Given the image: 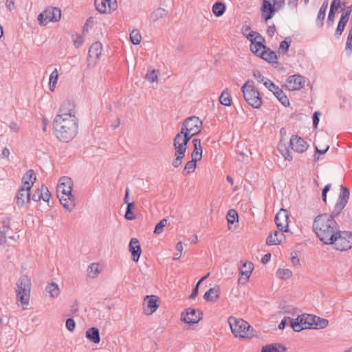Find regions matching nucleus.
Returning a JSON list of instances; mask_svg holds the SVG:
<instances>
[{"label":"nucleus","instance_id":"864d4df0","mask_svg":"<svg viewBox=\"0 0 352 352\" xmlns=\"http://www.w3.org/2000/svg\"><path fill=\"white\" fill-rule=\"evenodd\" d=\"M65 327L69 331L73 332L76 328L75 320L72 318H67L65 322Z\"/></svg>","mask_w":352,"mask_h":352},{"label":"nucleus","instance_id":"f03ea898","mask_svg":"<svg viewBox=\"0 0 352 352\" xmlns=\"http://www.w3.org/2000/svg\"><path fill=\"white\" fill-rule=\"evenodd\" d=\"M53 127L56 138L61 142H69L77 134L78 119L76 116H56L53 121Z\"/></svg>","mask_w":352,"mask_h":352},{"label":"nucleus","instance_id":"6ab92c4d","mask_svg":"<svg viewBox=\"0 0 352 352\" xmlns=\"http://www.w3.org/2000/svg\"><path fill=\"white\" fill-rule=\"evenodd\" d=\"M287 85L285 86L289 90H299L302 89L305 85V78L300 74H294L289 76L286 80Z\"/></svg>","mask_w":352,"mask_h":352},{"label":"nucleus","instance_id":"ea45409f","mask_svg":"<svg viewBox=\"0 0 352 352\" xmlns=\"http://www.w3.org/2000/svg\"><path fill=\"white\" fill-rule=\"evenodd\" d=\"M58 78V72L56 69H55L50 74V80H49V86L50 89L52 91H54L56 85L57 83Z\"/></svg>","mask_w":352,"mask_h":352},{"label":"nucleus","instance_id":"603ef678","mask_svg":"<svg viewBox=\"0 0 352 352\" xmlns=\"http://www.w3.org/2000/svg\"><path fill=\"white\" fill-rule=\"evenodd\" d=\"M263 85L268 89L270 90V91H272V93L278 89V88L279 87L278 86L276 85L270 79H266V80H265V82L263 83Z\"/></svg>","mask_w":352,"mask_h":352},{"label":"nucleus","instance_id":"9b49d317","mask_svg":"<svg viewBox=\"0 0 352 352\" xmlns=\"http://www.w3.org/2000/svg\"><path fill=\"white\" fill-rule=\"evenodd\" d=\"M203 311L194 308L186 309L181 315V320L189 325L197 324L203 318Z\"/></svg>","mask_w":352,"mask_h":352},{"label":"nucleus","instance_id":"4468645a","mask_svg":"<svg viewBox=\"0 0 352 352\" xmlns=\"http://www.w3.org/2000/svg\"><path fill=\"white\" fill-rule=\"evenodd\" d=\"M280 10L276 4L271 0H263L261 7V19L267 22L274 17L275 14Z\"/></svg>","mask_w":352,"mask_h":352},{"label":"nucleus","instance_id":"09e8293b","mask_svg":"<svg viewBox=\"0 0 352 352\" xmlns=\"http://www.w3.org/2000/svg\"><path fill=\"white\" fill-rule=\"evenodd\" d=\"M185 155L183 154H178L177 153H175V158L173 159L172 162V165L175 168H178L182 164L183 159L184 158Z\"/></svg>","mask_w":352,"mask_h":352},{"label":"nucleus","instance_id":"c756f323","mask_svg":"<svg viewBox=\"0 0 352 352\" xmlns=\"http://www.w3.org/2000/svg\"><path fill=\"white\" fill-rule=\"evenodd\" d=\"M219 298V287H211L204 295V300L211 302H217Z\"/></svg>","mask_w":352,"mask_h":352},{"label":"nucleus","instance_id":"5701e85b","mask_svg":"<svg viewBox=\"0 0 352 352\" xmlns=\"http://www.w3.org/2000/svg\"><path fill=\"white\" fill-rule=\"evenodd\" d=\"M129 250L131 253L133 261L138 262L142 253V249L140 242L136 238H132L130 240Z\"/></svg>","mask_w":352,"mask_h":352},{"label":"nucleus","instance_id":"ddd939ff","mask_svg":"<svg viewBox=\"0 0 352 352\" xmlns=\"http://www.w3.org/2000/svg\"><path fill=\"white\" fill-rule=\"evenodd\" d=\"M248 39L251 43L250 49L253 54L258 53V51L266 47L265 38L257 32H250Z\"/></svg>","mask_w":352,"mask_h":352},{"label":"nucleus","instance_id":"6e6d98bb","mask_svg":"<svg viewBox=\"0 0 352 352\" xmlns=\"http://www.w3.org/2000/svg\"><path fill=\"white\" fill-rule=\"evenodd\" d=\"M341 8L340 0H332L330 6V11L336 12Z\"/></svg>","mask_w":352,"mask_h":352},{"label":"nucleus","instance_id":"e2e57ef3","mask_svg":"<svg viewBox=\"0 0 352 352\" xmlns=\"http://www.w3.org/2000/svg\"><path fill=\"white\" fill-rule=\"evenodd\" d=\"M253 76L258 81L263 82V84L265 82V80L267 79V78L264 77L261 72L258 70H254L253 71Z\"/></svg>","mask_w":352,"mask_h":352},{"label":"nucleus","instance_id":"7ed1b4c3","mask_svg":"<svg viewBox=\"0 0 352 352\" xmlns=\"http://www.w3.org/2000/svg\"><path fill=\"white\" fill-rule=\"evenodd\" d=\"M72 185L71 178L62 177L56 188L57 197L60 204L69 212L75 207V197L72 193Z\"/></svg>","mask_w":352,"mask_h":352},{"label":"nucleus","instance_id":"b1692460","mask_svg":"<svg viewBox=\"0 0 352 352\" xmlns=\"http://www.w3.org/2000/svg\"><path fill=\"white\" fill-rule=\"evenodd\" d=\"M102 54V43L100 41L94 43L89 47L88 52V60L91 58L94 59V63L98 61Z\"/></svg>","mask_w":352,"mask_h":352},{"label":"nucleus","instance_id":"0eeeda50","mask_svg":"<svg viewBox=\"0 0 352 352\" xmlns=\"http://www.w3.org/2000/svg\"><path fill=\"white\" fill-rule=\"evenodd\" d=\"M334 243H329L328 245H333L334 248L338 251H346L352 248V232L349 231H341L340 229L336 232Z\"/></svg>","mask_w":352,"mask_h":352},{"label":"nucleus","instance_id":"1a4fd4ad","mask_svg":"<svg viewBox=\"0 0 352 352\" xmlns=\"http://www.w3.org/2000/svg\"><path fill=\"white\" fill-rule=\"evenodd\" d=\"M61 11L58 8H47L38 15L37 19L41 25H46L50 22H57L60 20Z\"/></svg>","mask_w":352,"mask_h":352},{"label":"nucleus","instance_id":"de8ad7c7","mask_svg":"<svg viewBox=\"0 0 352 352\" xmlns=\"http://www.w3.org/2000/svg\"><path fill=\"white\" fill-rule=\"evenodd\" d=\"M167 219L164 218L162 220H160L155 226L154 229V234H160L162 232L163 228L167 225Z\"/></svg>","mask_w":352,"mask_h":352},{"label":"nucleus","instance_id":"bb28decb","mask_svg":"<svg viewBox=\"0 0 352 352\" xmlns=\"http://www.w3.org/2000/svg\"><path fill=\"white\" fill-rule=\"evenodd\" d=\"M287 348L280 343L266 344L261 348V352H285Z\"/></svg>","mask_w":352,"mask_h":352},{"label":"nucleus","instance_id":"6e6552de","mask_svg":"<svg viewBox=\"0 0 352 352\" xmlns=\"http://www.w3.org/2000/svg\"><path fill=\"white\" fill-rule=\"evenodd\" d=\"M313 316L314 315L308 314L299 315L296 318L290 320V327L295 332H300L304 329H311L313 327V323H311Z\"/></svg>","mask_w":352,"mask_h":352},{"label":"nucleus","instance_id":"680f3d73","mask_svg":"<svg viewBox=\"0 0 352 352\" xmlns=\"http://www.w3.org/2000/svg\"><path fill=\"white\" fill-rule=\"evenodd\" d=\"M72 38L74 41V44L76 48L80 47L84 41L82 37L77 34H76L75 36L72 35Z\"/></svg>","mask_w":352,"mask_h":352},{"label":"nucleus","instance_id":"a18cd8bd","mask_svg":"<svg viewBox=\"0 0 352 352\" xmlns=\"http://www.w3.org/2000/svg\"><path fill=\"white\" fill-rule=\"evenodd\" d=\"M276 274L280 278L286 280L292 276V272L289 269L279 268L276 272Z\"/></svg>","mask_w":352,"mask_h":352},{"label":"nucleus","instance_id":"79ce46f5","mask_svg":"<svg viewBox=\"0 0 352 352\" xmlns=\"http://www.w3.org/2000/svg\"><path fill=\"white\" fill-rule=\"evenodd\" d=\"M238 219V213L234 209H230L227 212L226 219L228 224H233Z\"/></svg>","mask_w":352,"mask_h":352},{"label":"nucleus","instance_id":"8fccbe9b","mask_svg":"<svg viewBox=\"0 0 352 352\" xmlns=\"http://www.w3.org/2000/svg\"><path fill=\"white\" fill-rule=\"evenodd\" d=\"M87 272L90 277L94 278L100 272L98 265L96 263L91 264L88 267Z\"/></svg>","mask_w":352,"mask_h":352},{"label":"nucleus","instance_id":"bf43d9fd","mask_svg":"<svg viewBox=\"0 0 352 352\" xmlns=\"http://www.w3.org/2000/svg\"><path fill=\"white\" fill-rule=\"evenodd\" d=\"M108 1H106L107 6H108V13H111L113 10H115L117 7V1L116 0H107Z\"/></svg>","mask_w":352,"mask_h":352},{"label":"nucleus","instance_id":"a19ab883","mask_svg":"<svg viewBox=\"0 0 352 352\" xmlns=\"http://www.w3.org/2000/svg\"><path fill=\"white\" fill-rule=\"evenodd\" d=\"M135 208V202H131L126 205V209L124 214V218L126 220H134L136 217L133 214V209Z\"/></svg>","mask_w":352,"mask_h":352},{"label":"nucleus","instance_id":"7c9ffc66","mask_svg":"<svg viewBox=\"0 0 352 352\" xmlns=\"http://www.w3.org/2000/svg\"><path fill=\"white\" fill-rule=\"evenodd\" d=\"M311 319L313 320H311V323H313V329H323L326 328L329 324L328 320L323 318H320L316 315H314V316H313Z\"/></svg>","mask_w":352,"mask_h":352},{"label":"nucleus","instance_id":"37998d69","mask_svg":"<svg viewBox=\"0 0 352 352\" xmlns=\"http://www.w3.org/2000/svg\"><path fill=\"white\" fill-rule=\"evenodd\" d=\"M51 197V193L49 191L47 186H45L44 184H42L40 187V198L41 200H43L45 202H48L50 200V198Z\"/></svg>","mask_w":352,"mask_h":352},{"label":"nucleus","instance_id":"052dcab7","mask_svg":"<svg viewBox=\"0 0 352 352\" xmlns=\"http://www.w3.org/2000/svg\"><path fill=\"white\" fill-rule=\"evenodd\" d=\"M331 188V184H328L324 186V187L323 188V189L322 190V199L325 204H327V193L330 190Z\"/></svg>","mask_w":352,"mask_h":352},{"label":"nucleus","instance_id":"4d7b16f0","mask_svg":"<svg viewBox=\"0 0 352 352\" xmlns=\"http://www.w3.org/2000/svg\"><path fill=\"white\" fill-rule=\"evenodd\" d=\"M320 116H321V113L319 111H316L313 113V116H312L313 127L314 129H316L318 127Z\"/></svg>","mask_w":352,"mask_h":352},{"label":"nucleus","instance_id":"c9c22d12","mask_svg":"<svg viewBox=\"0 0 352 352\" xmlns=\"http://www.w3.org/2000/svg\"><path fill=\"white\" fill-rule=\"evenodd\" d=\"M45 292L49 294L51 298L57 297L60 294L58 286L56 283L48 284L45 288Z\"/></svg>","mask_w":352,"mask_h":352},{"label":"nucleus","instance_id":"423d86ee","mask_svg":"<svg viewBox=\"0 0 352 352\" xmlns=\"http://www.w3.org/2000/svg\"><path fill=\"white\" fill-rule=\"evenodd\" d=\"M16 299L21 305L29 304L31 289V280L28 276H21L16 283Z\"/></svg>","mask_w":352,"mask_h":352},{"label":"nucleus","instance_id":"72a5a7b5","mask_svg":"<svg viewBox=\"0 0 352 352\" xmlns=\"http://www.w3.org/2000/svg\"><path fill=\"white\" fill-rule=\"evenodd\" d=\"M219 102L224 106L230 107L232 104V97L228 89L223 90L219 98Z\"/></svg>","mask_w":352,"mask_h":352},{"label":"nucleus","instance_id":"f704fd0d","mask_svg":"<svg viewBox=\"0 0 352 352\" xmlns=\"http://www.w3.org/2000/svg\"><path fill=\"white\" fill-rule=\"evenodd\" d=\"M168 14V11L162 8H158L155 10L149 16L150 20L153 22H155L160 19L166 16Z\"/></svg>","mask_w":352,"mask_h":352},{"label":"nucleus","instance_id":"0e129e2a","mask_svg":"<svg viewBox=\"0 0 352 352\" xmlns=\"http://www.w3.org/2000/svg\"><path fill=\"white\" fill-rule=\"evenodd\" d=\"M346 25L338 22V26L336 29L335 36L339 38L344 30Z\"/></svg>","mask_w":352,"mask_h":352},{"label":"nucleus","instance_id":"f257e3e1","mask_svg":"<svg viewBox=\"0 0 352 352\" xmlns=\"http://www.w3.org/2000/svg\"><path fill=\"white\" fill-rule=\"evenodd\" d=\"M312 227L320 241L326 245L334 243L335 234L340 228L336 219H333L328 213L317 215L314 219Z\"/></svg>","mask_w":352,"mask_h":352},{"label":"nucleus","instance_id":"13d9d810","mask_svg":"<svg viewBox=\"0 0 352 352\" xmlns=\"http://www.w3.org/2000/svg\"><path fill=\"white\" fill-rule=\"evenodd\" d=\"M10 221L11 218L10 217H6L2 221L3 224V232H7L9 229L10 228Z\"/></svg>","mask_w":352,"mask_h":352},{"label":"nucleus","instance_id":"f3484780","mask_svg":"<svg viewBox=\"0 0 352 352\" xmlns=\"http://www.w3.org/2000/svg\"><path fill=\"white\" fill-rule=\"evenodd\" d=\"M160 298L155 295H147L144 299V311L147 315H151L159 307Z\"/></svg>","mask_w":352,"mask_h":352},{"label":"nucleus","instance_id":"49530a36","mask_svg":"<svg viewBox=\"0 0 352 352\" xmlns=\"http://www.w3.org/2000/svg\"><path fill=\"white\" fill-rule=\"evenodd\" d=\"M179 133L180 134L181 136L183 135L182 141L184 142V144H186L187 147L190 139L196 135L195 134H192V133L187 131V130H184V129H181V131Z\"/></svg>","mask_w":352,"mask_h":352},{"label":"nucleus","instance_id":"4be33fe9","mask_svg":"<svg viewBox=\"0 0 352 352\" xmlns=\"http://www.w3.org/2000/svg\"><path fill=\"white\" fill-rule=\"evenodd\" d=\"M76 104L72 100L65 101L59 109V113L56 116H76Z\"/></svg>","mask_w":352,"mask_h":352},{"label":"nucleus","instance_id":"3c124183","mask_svg":"<svg viewBox=\"0 0 352 352\" xmlns=\"http://www.w3.org/2000/svg\"><path fill=\"white\" fill-rule=\"evenodd\" d=\"M281 243L282 239L278 238L274 239L272 234H270L266 239V244L268 245H278Z\"/></svg>","mask_w":352,"mask_h":352},{"label":"nucleus","instance_id":"cd10ccee","mask_svg":"<svg viewBox=\"0 0 352 352\" xmlns=\"http://www.w3.org/2000/svg\"><path fill=\"white\" fill-rule=\"evenodd\" d=\"M36 174L33 170H28L25 174L23 175L22 178V186L21 187L30 186L32 188V185L35 182Z\"/></svg>","mask_w":352,"mask_h":352},{"label":"nucleus","instance_id":"2eb2a0df","mask_svg":"<svg viewBox=\"0 0 352 352\" xmlns=\"http://www.w3.org/2000/svg\"><path fill=\"white\" fill-rule=\"evenodd\" d=\"M254 54L271 64L273 67H278V56L276 52L271 50L270 47L266 46L265 47H263L260 51H258V53Z\"/></svg>","mask_w":352,"mask_h":352},{"label":"nucleus","instance_id":"393cba45","mask_svg":"<svg viewBox=\"0 0 352 352\" xmlns=\"http://www.w3.org/2000/svg\"><path fill=\"white\" fill-rule=\"evenodd\" d=\"M193 144V151L191 153V158L196 159L199 161L202 158V146L200 139L194 138L192 141Z\"/></svg>","mask_w":352,"mask_h":352},{"label":"nucleus","instance_id":"338daca9","mask_svg":"<svg viewBox=\"0 0 352 352\" xmlns=\"http://www.w3.org/2000/svg\"><path fill=\"white\" fill-rule=\"evenodd\" d=\"M278 101L285 107H289L290 104L289 100L285 93L280 96Z\"/></svg>","mask_w":352,"mask_h":352},{"label":"nucleus","instance_id":"4c0bfd02","mask_svg":"<svg viewBox=\"0 0 352 352\" xmlns=\"http://www.w3.org/2000/svg\"><path fill=\"white\" fill-rule=\"evenodd\" d=\"M197 161L196 159H192V158L191 160L188 161L186 164V165L183 169L182 174L184 175H187L189 173L194 172L197 167Z\"/></svg>","mask_w":352,"mask_h":352},{"label":"nucleus","instance_id":"473e14b6","mask_svg":"<svg viewBox=\"0 0 352 352\" xmlns=\"http://www.w3.org/2000/svg\"><path fill=\"white\" fill-rule=\"evenodd\" d=\"M226 10V5L220 1H216L212 7V11L214 15L217 17L222 16Z\"/></svg>","mask_w":352,"mask_h":352},{"label":"nucleus","instance_id":"dca6fc26","mask_svg":"<svg viewBox=\"0 0 352 352\" xmlns=\"http://www.w3.org/2000/svg\"><path fill=\"white\" fill-rule=\"evenodd\" d=\"M289 215L290 213L289 211L283 208L280 209L279 212L276 214L274 221L277 228L280 231L283 232H287L289 231L288 222Z\"/></svg>","mask_w":352,"mask_h":352},{"label":"nucleus","instance_id":"412c9836","mask_svg":"<svg viewBox=\"0 0 352 352\" xmlns=\"http://www.w3.org/2000/svg\"><path fill=\"white\" fill-rule=\"evenodd\" d=\"M254 270V265L252 262H245L242 267L239 268L240 277L238 280L239 284L245 285L250 278V276Z\"/></svg>","mask_w":352,"mask_h":352},{"label":"nucleus","instance_id":"39448f33","mask_svg":"<svg viewBox=\"0 0 352 352\" xmlns=\"http://www.w3.org/2000/svg\"><path fill=\"white\" fill-rule=\"evenodd\" d=\"M228 321L232 333L235 337L245 338L256 336L254 333L249 332V329L252 328V326L244 320L230 316Z\"/></svg>","mask_w":352,"mask_h":352},{"label":"nucleus","instance_id":"774afa93","mask_svg":"<svg viewBox=\"0 0 352 352\" xmlns=\"http://www.w3.org/2000/svg\"><path fill=\"white\" fill-rule=\"evenodd\" d=\"M291 147L289 144L288 146L286 145V143L284 142V140L281 138L278 144L277 148L280 153L284 151L285 149Z\"/></svg>","mask_w":352,"mask_h":352},{"label":"nucleus","instance_id":"5fc2aeb1","mask_svg":"<svg viewBox=\"0 0 352 352\" xmlns=\"http://www.w3.org/2000/svg\"><path fill=\"white\" fill-rule=\"evenodd\" d=\"M145 78L149 82H153L155 80L157 79V71L155 69H153L151 71L148 72Z\"/></svg>","mask_w":352,"mask_h":352},{"label":"nucleus","instance_id":"a878e982","mask_svg":"<svg viewBox=\"0 0 352 352\" xmlns=\"http://www.w3.org/2000/svg\"><path fill=\"white\" fill-rule=\"evenodd\" d=\"M182 136L179 133H177L173 139V146L175 150V153L178 154L185 155L187 146L186 144H184L182 141Z\"/></svg>","mask_w":352,"mask_h":352},{"label":"nucleus","instance_id":"69168bd1","mask_svg":"<svg viewBox=\"0 0 352 352\" xmlns=\"http://www.w3.org/2000/svg\"><path fill=\"white\" fill-rule=\"evenodd\" d=\"M294 318H291L290 317L285 316L283 320L280 321V324H278V329L280 330H283L285 327L287 325L288 322L290 324V320H293Z\"/></svg>","mask_w":352,"mask_h":352},{"label":"nucleus","instance_id":"aec40b11","mask_svg":"<svg viewBox=\"0 0 352 352\" xmlns=\"http://www.w3.org/2000/svg\"><path fill=\"white\" fill-rule=\"evenodd\" d=\"M30 186L21 187L16 194V205L19 207H23L26 204L29 203L31 199Z\"/></svg>","mask_w":352,"mask_h":352},{"label":"nucleus","instance_id":"c85d7f7f","mask_svg":"<svg viewBox=\"0 0 352 352\" xmlns=\"http://www.w3.org/2000/svg\"><path fill=\"white\" fill-rule=\"evenodd\" d=\"M86 338L94 344L100 342V332L98 328L91 327L86 331Z\"/></svg>","mask_w":352,"mask_h":352},{"label":"nucleus","instance_id":"58836bf2","mask_svg":"<svg viewBox=\"0 0 352 352\" xmlns=\"http://www.w3.org/2000/svg\"><path fill=\"white\" fill-rule=\"evenodd\" d=\"M107 0H95L94 6L97 11L101 14L108 13V9L107 7Z\"/></svg>","mask_w":352,"mask_h":352},{"label":"nucleus","instance_id":"c03bdc74","mask_svg":"<svg viewBox=\"0 0 352 352\" xmlns=\"http://www.w3.org/2000/svg\"><path fill=\"white\" fill-rule=\"evenodd\" d=\"M142 39L141 34L138 30H133L130 33V40L133 45H139Z\"/></svg>","mask_w":352,"mask_h":352},{"label":"nucleus","instance_id":"2f4dec72","mask_svg":"<svg viewBox=\"0 0 352 352\" xmlns=\"http://www.w3.org/2000/svg\"><path fill=\"white\" fill-rule=\"evenodd\" d=\"M328 7V0H324L320 7L318 13L316 23L320 27H322L324 25V20L325 18L326 11Z\"/></svg>","mask_w":352,"mask_h":352},{"label":"nucleus","instance_id":"e433bc0d","mask_svg":"<svg viewBox=\"0 0 352 352\" xmlns=\"http://www.w3.org/2000/svg\"><path fill=\"white\" fill-rule=\"evenodd\" d=\"M292 38L289 36L286 37L283 41L280 43L278 52L281 54L287 53L289 48L291 45Z\"/></svg>","mask_w":352,"mask_h":352},{"label":"nucleus","instance_id":"f8f14e48","mask_svg":"<svg viewBox=\"0 0 352 352\" xmlns=\"http://www.w3.org/2000/svg\"><path fill=\"white\" fill-rule=\"evenodd\" d=\"M203 126V122L197 116H190L186 118L182 123L181 129L192 133L195 135H198L201 133Z\"/></svg>","mask_w":352,"mask_h":352},{"label":"nucleus","instance_id":"a211bd4d","mask_svg":"<svg viewBox=\"0 0 352 352\" xmlns=\"http://www.w3.org/2000/svg\"><path fill=\"white\" fill-rule=\"evenodd\" d=\"M289 146L296 152L303 153L309 147L307 142L297 135H292L289 140Z\"/></svg>","mask_w":352,"mask_h":352},{"label":"nucleus","instance_id":"20e7f679","mask_svg":"<svg viewBox=\"0 0 352 352\" xmlns=\"http://www.w3.org/2000/svg\"><path fill=\"white\" fill-rule=\"evenodd\" d=\"M241 90L246 102L254 109H259L263 104L260 91L254 87V82L248 80L241 87Z\"/></svg>","mask_w":352,"mask_h":352},{"label":"nucleus","instance_id":"9d476101","mask_svg":"<svg viewBox=\"0 0 352 352\" xmlns=\"http://www.w3.org/2000/svg\"><path fill=\"white\" fill-rule=\"evenodd\" d=\"M350 191L349 189L343 185L340 186V192L338 197V199L334 206V208L329 216H331L333 219L338 217L341 212L343 210L344 207L348 203L349 198Z\"/></svg>","mask_w":352,"mask_h":352}]
</instances>
